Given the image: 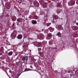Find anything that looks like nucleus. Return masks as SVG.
Listing matches in <instances>:
<instances>
[{
    "label": "nucleus",
    "instance_id": "f257e3e1",
    "mask_svg": "<svg viewBox=\"0 0 78 78\" xmlns=\"http://www.w3.org/2000/svg\"><path fill=\"white\" fill-rule=\"evenodd\" d=\"M28 59V57L27 56L21 58L22 61H25V60H27Z\"/></svg>",
    "mask_w": 78,
    "mask_h": 78
},
{
    "label": "nucleus",
    "instance_id": "f03ea898",
    "mask_svg": "<svg viewBox=\"0 0 78 78\" xmlns=\"http://www.w3.org/2000/svg\"><path fill=\"white\" fill-rule=\"evenodd\" d=\"M17 38L19 39H21L22 38V35L20 34L18 36Z\"/></svg>",
    "mask_w": 78,
    "mask_h": 78
},
{
    "label": "nucleus",
    "instance_id": "7ed1b4c3",
    "mask_svg": "<svg viewBox=\"0 0 78 78\" xmlns=\"http://www.w3.org/2000/svg\"><path fill=\"white\" fill-rule=\"evenodd\" d=\"M31 22L33 24H35L37 23V22H36V21L34 20H32L31 21Z\"/></svg>",
    "mask_w": 78,
    "mask_h": 78
},
{
    "label": "nucleus",
    "instance_id": "20e7f679",
    "mask_svg": "<svg viewBox=\"0 0 78 78\" xmlns=\"http://www.w3.org/2000/svg\"><path fill=\"white\" fill-rule=\"evenodd\" d=\"M57 36H58V37H61V34L59 32H58L56 34Z\"/></svg>",
    "mask_w": 78,
    "mask_h": 78
},
{
    "label": "nucleus",
    "instance_id": "39448f33",
    "mask_svg": "<svg viewBox=\"0 0 78 78\" xmlns=\"http://www.w3.org/2000/svg\"><path fill=\"white\" fill-rule=\"evenodd\" d=\"M8 55L9 56H11L12 55V51H10L9 52L8 54Z\"/></svg>",
    "mask_w": 78,
    "mask_h": 78
},
{
    "label": "nucleus",
    "instance_id": "423d86ee",
    "mask_svg": "<svg viewBox=\"0 0 78 78\" xmlns=\"http://www.w3.org/2000/svg\"><path fill=\"white\" fill-rule=\"evenodd\" d=\"M78 29V27H74V30H76Z\"/></svg>",
    "mask_w": 78,
    "mask_h": 78
},
{
    "label": "nucleus",
    "instance_id": "0eeeda50",
    "mask_svg": "<svg viewBox=\"0 0 78 78\" xmlns=\"http://www.w3.org/2000/svg\"><path fill=\"white\" fill-rule=\"evenodd\" d=\"M38 44V43L36 42L34 44V45H37Z\"/></svg>",
    "mask_w": 78,
    "mask_h": 78
},
{
    "label": "nucleus",
    "instance_id": "6e6552de",
    "mask_svg": "<svg viewBox=\"0 0 78 78\" xmlns=\"http://www.w3.org/2000/svg\"><path fill=\"white\" fill-rule=\"evenodd\" d=\"M48 36L49 37H51V34H49L48 35Z\"/></svg>",
    "mask_w": 78,
    "mask_h": 78
},
{
    "label": "nucleus",
    "instance_id": "1a4fd4ad",
    "mask_svg": "<svg viewBox=\"0 0 78 78\" xmlns=\"http://www.w3.org/2000/svg\"><path fill=\"white\" fill-rule=\"evenodd\" d=\"M26 71H28V69H26L24 71V72H26Z\"/></svg>",
    "mask_w": 78,
    "mask_h": 78
},
{
    "label": "nucleus",
    "instance_id": "9d476101",
    "mask_svg": "<svg viewBox=\"0 0 78 78\" xmlns=\"http://www.w3.org/2000/svg\"><path fill=\"white\" fill-rule=\"evenodd\" d=\"M17 21H18H18H20V19H18Z\"/></svg>",
    "mask_w": 78,
    "mask_h": 78
},
{
    "label": "nucleus",
    "instance_id": "9b49d317",
    "mask_svg": "<svg viewBox=\"0 0 78 78\" xmlns=\"http://www.w3.org/2000/svg\"><path fill=\"white\" fill-rule=\"evenodd\" d=\"M49 24H47V26H48H48H49V25H50V23H49Z\"/></svg>",
    "mask_w": 78,
    "mask_h": 78
},
{
    "label": "nucleus",
    "instance_id": "f8f14e48",
    "mask_svg": "<svg viewBox=\"0 0 78 78\" xmlns=\"http://www.w3.org/2000/svg\"><path fill=\"white\" fill-rule=\"evenodd\" d=\"M73 4H72V5H74V2H72Z\"/></svg>",
    "mask_w": 78,
    "mask_h": 78
},
{
    "label": "nucleus",
    "instance_id": "ddd939ff",
    "mask_svg": "<svg viewBox=\"0 0 78 78\" xmlns=\"http://www.w3.org/2000/svg\"><path fill=\"white\" fill-rule=\"evenodd\" d=\"M37 45H38V46H40V44L38 43V44H37Z\"/></svg>",
    "mask_w": 78,
    "mask_h": 78
},
{
    "label": "nucleus",
    "instance_id": "4468645a",
    "mask_svg": "<svg viewBox=\"0 0 78 78\" xmlns=\"http://www.w3.org/2000/svg\"><path fill=\"white\" fill-rule=\"evenodd\" d=\"M19 2H21L22 1L21 0H19Z\"/></svg>",
    "mask_w": 78,
    "mask_h": 78
},
{
    "label": "nucleus",
    "instance_id": "2eb2a0df",
    "mask_svg": "<svg viewBox=\"0 0 78 78\" xmlns=\"http://www.w3.org/2000/svg\"><path fill=\"white\" fill-rule=\"evenodd\" d=\"M68 73H70V71H69L68 72Z\"/></svg>",
    "mask_w": 78,
    "mask_h": 78
},
{
    "label": "nucleus",
    "instance_id": "dca6fc26",
    "mask_svg": "<svg viewBox=\"0 0 78 78\" xmlns=\"http://www.w3.org/2000/svg\"><path fill=\"white\" fill-rule=\"evenodd\" d=\"M32 67V66H30V67Z\"/></svg>",
    "mask_w": 78,
    "mask_h": 78
}]
</instances>
